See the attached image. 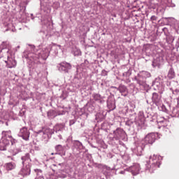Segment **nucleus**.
I'll use <instances>...</instances> for the list:
<instances>
[{"mask_svg": "<svg viewBox=\"0 0 179 179\" xmlns=\"http://www.w3.org/2000/svg\"><path fill=\"white\" fill-rule=\"evenodd\" d=\"M162 159V157L153 155V156L150 157L149 163L150 165V171L151 173H153L155 171V169H157L158 167H160V160Z\"/></svg>", "mask_w": 179, "mask_h": 179, "instance_id": "obj_1", "label": "nucleus"}, {"mask_svg": "<svg viewBox=\"0 0 179 179\" xmlns=\"http://www.w3.org/2000/svg\"><path fill=\"white\" fill-rule=\"evenodd\" d=\"M113 138L115 141H126L127 139V134L122 129H117L115 131H113Z\"/></svg>", "mask_w": 179, "mask_h": 179, "instance_id": "obj_2", "label": "nucleus"}, {"mask_svg": "<svg viewBox=\"0 0 179 179\" xmlns=\"http://www.w3.org/2000/svg\"><path fill=\"white\" fill-rule=\"evenodd\" d=\"M62 131H64V124H57L53 127L52 134H56L57 136L55 137L57 140L62 139Z\"/></svg>", "mask_w": 179, "mask_h": 179, "instance_id": "obj_3", "label": "nucleus"}, {"mask_svg": "<svg viewBox=\"0 0 179 179\" xmlns=\"http://www.w3.org/2000/svg\"><path fill=\"white\" fill-rule=\"evenodd\" d=\"M127 170L129 173H131L132 176H138L141 173V165L139 164H134Z\"/></svg>", "mask_w": 179, "mask_h": 179, "instance_id": "obj_4", "label": "nucleus"}, {"mask_svg": "<svg viewBox=\"0 0 179 179\" xmlns=\"http://www.w3.org/2000/svg\"><path fill=\"white\" fill-rule=\"evenodd\" d=\"M18 136L22 138L24 141H29V138L30 137V132L29 131L27 127H22L20 130Z\"/></svg>", "mask_w": 179, "mask_h": 179, "instance_id": "obj_5", "label": "nucleus"}, {"mask_svg": "<svg viewBox=\"0 0 179 179\" xmlns=\"http://www.w3.org/2000/svg\"><path fill=\"white\" fill-rule=\"evenodd\" d=\"M58 68L60 72H64V73H68V71L72 68V66L68 62H63L59 64Z\"/></svg>", "mask_w": 179, "mask_h": 179, "instance_id": "obj_6", "label": "nucleus"}, {"mask_svg": "<svg viewBox=\"0 0 179 179\" xmlns=\"http://www.w3.org/2000/svg\"><path fill=\"white\" fill-rule=\"evenodd\" d=\"M156 134L150 133L145 137L144 141L147 145H153V143H155V141H156Z\"/></svg>", "mask_w": 179, "mask_h": 179, "instance_id": "obj_7", "label": "nucleus"}, {"mask_svg": "<svg viewBox=\"0 0 179 179\" xmlns=\"http://www.w3.org/2000/svg\"><path fill=\"white\" fill-rule=\"evenodd\" d=\"M31 165H24V167L21 169L20 174L23 176L24 177L26 176H30V172L31 170L30 169Z\"/></svg>", "mask_w": 179, "mask_h": 179, "instance_id": "obj_8", "label": "nucleus"}, {"mask_svg": "<svg viewBox=\"0 0 179 179\" xmlns=\"http://www.w3.org/2000/svg\"><path fill=\"white\" fill-rule=\"evenodd\" d=\"M22 163L23 166H28L31 162V159H30V154L27 153L21 157Z\"/></svg>", "mask_w": 179, "mask_h": 179, "instance_id": "obj_9", "label": "nucleus"}, {"mask_svg": "<svg viewBox=\"0 0 179 179\" xmlns=\"http://www.w3.org/2000/svg\"><path fill=\"white\" fill-rule=\"evenodd\" d=\"M36 55H37L36 58H40V57H41L43 59H47V58H48V55H50V50L46 48L41 53H36Z\"/></svg>", "mask_w": 179, "mask_h": 179, "instance_id": "obj_10", "label": "nucleus"}, {"mask_svg": "<svg viewBox=\"0 0 179 179\" xmlns=\"http://www.w3.org/2000/svg\"><path fill=\"white\" fill-rule=\"evenodd\" d=\"M136 80L137 83L138 85H140V86H145V85H146V82L145 81V78H143L142 76H141V75H139L138 76V78H136Z\"/></svg>", "mask_w": 179, "mask_h": 179, "instance_id": "obj_11", "label": "nucleus"}, {"mask_svg": "<svg viewBox=\"0 0 179 179\" xmlns=\"http://www.w3.org/2000/svg\"><path fill=\"white\" fill-rule=\"evenodd\" d=\"M16 167V164L13 162H9L5 165V168L8 171L13 170Z\"/></svg>", "mask_w": 179, "mask_h": 179, "instance_id": "obj_12", "label": "nucleus"}, {"mask_svg": "<svg viewBox=\"0 0 179 179\" xmlns=\"http://www.w3.org/2000/svg\"><path fill=\"white\" fill-rule=\"evenodd\" d=\"M119 92H120L124 96H127V94H128V89H127V87H125L124 85H120L119 88H118Z\"/></svg>", "mask_w": 179, "mask_h": 179, "instance_id": "obj_13", "label": "nucleus"}, {"mask_svg": "<svg viewBox=\"0 0 179 179\" xmlns=\"http://www.w3.org/2000/svg\"><path fill=\"white\" fill-rule=\"evenodd\" d=\"M152 101H154V103H156V104H157V103H159L160 99H159V95L157 94V93L152 94Z\"/></svg>", "mask_w": 179, "mask_h": 179, "instance_id": "obj_14", "label": "nucleus"}, {"mask_svg": "<svg viewBox=\"0 0 179 179\" xmlns=\"http://www.w3.org/2000/svg\"><path fill=\"white\" fill-rule=\"evenodd\" d=\"M9 141L7 140H5V138H3L2 140L0 141V146H3V148H5L6 145H8ZM3 150H5V148H3Z\"/></svg>", "mask_w": 179, "mask_h": 179, "instance_id": "obj_15", "label": "nucleus"}, {"mask_svg": "<svg viewBox=\"0 0 179 179\" xmlns=\"http://www.w3.org/2000/svg\"><path fill=\"white\" fill-rule=\"evenodd\" d=\"M6 48H9V43L8 42H3L2 44L0 45V50H6Z\"/></svg>", "mask_w": 179, "mask_h": 179, "instance_id": "obj_16", "label": "nucleus"}, {"mask_svg": "<svg viewBox=\"0 0 179 179\" xmlns=\"http://www.w3.org/2000/svg\"><path fill=\"white\" fill-rule=\"evenodd\" d=\"M174 76H176L174 70L171 69L168 73V78H169V79H173Z\"/></svg>", "mask_w": 179, "mask_h": 179, "instance_id": "obj_17", "label": "nucleus"}, {"mask_svg": "<svg viewBox=\"0 0 179 179\" xmlns=\"http://www.w3.org/2000/svg\"><path fill=\"white\" fill-rule=\"evenodd\" d=\"M140 76L144 79H146V78H150V73L148 71H143Z\"/></svg>", "mask_w": 179, "mask_h": 179, "instance_id": "obj_18", "label": "nucleus"}, {"mask_svg": "<svg viewBox=\"0 0 179 179\" xmlns=\"http://www.w3.org/2000/svg\"><path fill=\"white\" fill-rule=\"evenodd\" d=\"M93 99H94L96 101H100L101 100V96L99 94H94L92 95Z\"/></svg>", "mask_w": 179, "mask_h": 179, "instance_id": "obj_19", "label": "nucleus"}, {"mask_svg": "<svg viewBox=\"0 0 179 179\" xmlns=\"http://www.w3.org/2000/svg\"><path fill=\"white\" fill-rule=\"evenodd\" d=\"M55 150H57V152H64V148L61 145H57L55 147Z\"/></svg>", "mask_w": 179, "mask_h": 179, "instance_id": "obj_20", "label": "nucleus"}, {"mask_svg": "<svg viewBox=\"0 0 179 179\" xmlns=\"http://www.w3.org/2000/svg\"><path fill=\"white\" fill-rule=\"evenodd\" d=\"M153 85H154V86H159V83L157 82V79H156V80L153 82Z\"/></svg>", "mask_w": 179, "mask_h": 179, "instance_id": "obj_21", "label": "nucleus"}, {"mask_svg": "<svg viewBox=\"0 0 179 179\" xmlns=\"http://www.w3.org/2000/svg\"><path fill=\"white\" fill-rule=\"evenodd\" d=\"M31 48L32 49V52H36V48L34 45H31Z\"/></svg>", "mask_w": 179, "mask_h": 179, "instance_id": "obj_22", "label": "nucleus"}, {"mask_svg": "<svg viewBox=\"0 0 179 179\" xmlns=\"http://www.w3.org/2000/svg\"><path fill=\"white\" fill-rule=\"evenodd\" d=\"M151 20H156V16L152 15V16L151 17Z\"/></svg>", "mask_w": 179, "mask_h": 179, "instance_id": "obj_23", "label": "nucleus"}, {"mask_svg": "<svg viewBox=\"0 0 179 179\" xmlns=\"http://www.w3.org/2000/svg\"><path fill=\"white\" fill-rule=\"evenodd\" d=\"M77 145H78V146H80V148H82V143L78 142V143H77Z\"/></svg>", "mask_w": 179, "mask_h": 179, "instance_id": "obj_24", "label": "nucleus"}, {"mask_svg": "<svg viewBox=\"0 0 179 179\" xmlns=\"http://www.w3.org/2000/svg\"><path fill=\"white\" fill-rule=\"evenodd\" d=\"M6 132H8L9 134L10 131H3L2 135L3 136L6 135Z\"/></svg>", "mask_w": 179, "mask_h": 179, "instance_id": "obj_25", "label": "nucleus"}, {"mask_svg": "<svg viewBox=\"0 0 179 179\" xmlns=\"http://www.w3.org/2000/svg\"><path fill=\"white\" fill-rule=\"evenodd\" d=\"M11 142V145H13V143H15V140H10Z\"/></svg>", "mask_w": 179, "mask_h": 179, "instance_id": "obj_26", "label": "nucleus"}, {"mask_svg": "<svg viewBox=\"0 0 179 179\" xmlns=\"http://www.w3.org/2000/svg\"><path fill=\"white\" fill-rule=\"evenodd\" d=\"M120 174H124V171H122L120 172Z\"/></svg>", "mask_w": 179, "mask_h": 179, "instance_id": "obj_27", "label": "nucleus"}, {"mask_svg": "<svg viewBox=\"0 0 179 179\" xmlns=\"http://www.w3.org/2000/svg\"><path fill=\"white\" fill-rule=\"evenodd\" d=\"M139 149H140V150H142V148L140 147Z\"/></svg>", "mask_w": 179, "mask_h": 179, "instance_id": "obj_28", "label": "nucleus"}, {"mask_svg": "<svg viewBox=\"0 0 179 179\" xmlns=\"http://www.w3.org/2000/svg\"><path fill=\"white\" fill-rule=\"evenodd\" d=\"M63 156H65V152L63 153Z\"/></svg>", "mask_w": 179, "mask_h": 179, "instance_id": "obj_29", "label": "nucleus"}, {"mask_svg": "<svg viewBox=\"0 0 179 179\" xmlns=\"http://www.w3.org/2000/svg\"><path fill=\"white\" fill-rule=\"evenodd\" d=\"M8 138H12V136H8Z\"/></svg>", "mask_w": 179, "mask_h": 179, "instance_id": "obj_30", "label": "nucleus"}, {"mask_svg": "<svg viewBox=\"0 0 179 179\" xmlns=\"http://www.w3.org/2000/svg\"><path fill=\"white\" fill-rule=\"evenodd\" d=\"M54 155V153H52V155Z\"/></svg>", "mask_w": 179, "mask_h": 179, "instance_id": "obj_31", "label": "nucleus"}, {"mask_svg": "<svg viewBox=\"0 0 179 179\" xmlns=\"http://www.w3.org/2000/svg\"><path fill=\"white\" fill-rule=\"evenodd\" d=\"M139 156H141V154H138Z\"/></svg>", "mask_w": 179, "mask_h": 179, "instance_id": "obj_32", "label": "nucleus"}]
</instances>
